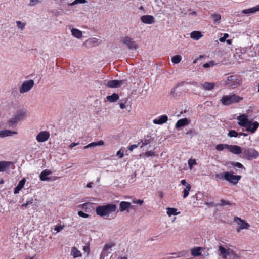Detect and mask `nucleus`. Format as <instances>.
I'll return each instance as SVG.
<instances>
[{
	"mask_svg": "<svg viewBox=\"0 0 259 259\" xmlns=\"http://www.w3.org/2000/svg\"><path fill=\"white\" fill-rule=\"evenodd\" d=\"M237 119L239 120L238 124L239 125L245 127L246 131L252 133H254L259 126V123L257 122H252L249 120L244 114L239 116Z\"/></svg>",
	"mask_w": 259,
	"mask_h": 259,
	"instance_id": "1",
	"label": "nucleus"
},
{
	"mask_svg": "<svg viewBox=\"0 0 259 259\" xmlns=\"http://www.w3.org/2000/svg\"><path fill=\"white\" fill-rule=\"evenodd\" d=\"M117 206L114 204H108L105 205L99 206L96 208V214L100 217L109 216L116 211Z\"/></svg>",
	"mask_w": 259,
	"mask_h": 259,
	"instance_id": "2",
	"label": "nucleus"
},
{
	"mask_svg": "<svg viewBox=\"0 0 259 259\" xmlns=\"http://www.w3.org/2000/svg\"><path fill=\"white\" fill-rule=\"evenodd\" d=\"M242 98L235 94L224 96L221 99L222 103L224 105H229L241 101Z\"/></svg>",
	"mask_w": 259,
	"mask_h": 259,
	"instance_id": "3",
	"label": "nucleus"
},
{
	"mask_svg": "<svg viewBox=\"0 0 259 259\" xmlns=\"http://www.w3.org/2000/svg\"><path fill=\"white\" fill-rule=\"evenodd\" d=\"M243 157L249 160L256 159L258 156V153L254 149L251 148H243Z\"/></svg>",
	"mask_w": 259,
	"mask_h": 259,
	"instance_id": "4",
	"label": "nucleus"
},
{
	"mask_svg": "<svg viewBox=\"0 0 259 259\" xmlns=\"http://www.w3.org/2000/svg\"><path fill=\"white\" fill-rule=\"evenodd\" d=\"M241 82V78L239 76L234 75L229 76L225 82L226 84L232 89H234L239 86Z\"/></svg>",
	"mask_w": 259,
	"mask_h": 259,
	"instance_id": "5",
	"label": "nucleus"
},
{
	"mask_svg": "<svg viewBox=\"0 0 259 259\" xmlns=\"http://www.w3.org/2000/svg\"><path fill=\"white\" fill-rule=\"evenodd\" d=\"M121 42L131 50H136L139 47L136 42L135 41L133 38L128 36L123 37L121 38Z\"/></svg>",
	"mask_w": 259,
	"mask_h": 259,
	"instance_id": "6",
	"label": "nucleus"
},
{
	"mask_svg": "<svg viewBox=\"0 0 259 259\" xmlns=\"http://www.w3.org/2000/svg\"><path fill=\"white\" fill-rule=\"evenodd\" d=\"M241 178V176L234 175L231 171L224 172V179L233 185L237 184Z\"/></svg>",
	"mask_w": 259,
	"mask_h": 259,
	"instance_id": "7",
	"label": "nucleus"
},
{
	"mask_svg": "<svg viewBox=\"0 0 259 259\" xmlns=\"http://www.w3.org/2000/svg\"><path fill=\"white\" fill-rule=\"evenodd\" d=\"M219 250L220 252V255L223 259H226L227 256L229 255H232L234 258L238 257L236 253L233 250L229 248L226 249L221 245L219 246Z\"/></svg>",
	"mask_w": 259,
	"mask_h": 259,
	"instance_id": "8",
	"label": "nucleus"
},
{
	"mask_svg": "<svg viewBox=\"0 0 259 259\" xmlns=\"http://www.w3.org/2000/svg\"><path fill=\"white\" fill-rule=\"evenodd\" d=\"M105 84L108 87L111 88H117L123 85H127V80L126 79L113 80L107 81Z\"/></svg>",
	"mask_w": 259,
	"mask_h": 259,
	"instance_id": "9",
	"label": "nucleus"
},
{
	"mask_svg": "<svg viewBox=\"0 0 259 259\" xmlns=\"http://www.w3.org/2000/svg\"><path fill=\"white\" fill-rule=\"evenodd\" d=\"M34 81L33 80H29L25 81L22 84L19 89V92L21 94H24L30 91L34 85Z\"/></svg>",
	"mask_w": 259,
	"mask_h": 259,
	"instance_id": "10",
	"label": "nucleus"
},
{
	"mask_svg": "<svg viewBox=\"0 0 259 259\" xmlns=\"http://www.w3.org/2000/svg\"><path fill=\"white\" fill-rule=\"evenodd\" d=\"M234 221L236 222L239 226L237 228V231L238 232H239L240 230L247 229L250 226L248 223L237 217L234 218Z\"/></svg>",
	"mask_w": 259,
	"mask_h": 259,
	"instance_id": "11",
	"label": "nucleus"
},
{
	"mask_svg": "<svg viewBox=\"0 0 259 259\" xmlns=\"http://www.w3.org/2000/svg\"><path fill=\"white\" fill-rule=\"evenodd\" d=\"M50 137V133L47 131H41L39 132L36 137L38 142H44L48 140Z\"/></svg>",
	"mask_w": 259,
	"mask_h": 259,
	"instance_id": "12",
	"label": "nucleus"
},
{
	"mask_svg": "<svg viewBox=\"0 0 259 259\" xmlns=\"http://www.w3.org/2000/svg\"><path fill=\"white\" fill-rule=\"evenodd\" d=\"M141 21L145 24H151L155 22V18L152 15H143L140 17Z\"/></svg>",
	"mask_w": 259,
	"mask_h": 259,
	"instance_id": "13",
	"label": "nucleus"
},
{
	"mask_svg": "<svg viewBox=\"0 0 259 259\" xmlns=\"http://www.w3.org/2000/svg\"><path fill=\"white\" fill-rule=\"evenodd\" d=\"M52 173L51 171L48 170V169H45L44 170L40 175V179L41 181H53L55 179H53L49 177H48L49 175H50Z\"/></svg>",
	"mask_w": 259,
	"mask_h": 259,
	"instance_id": "14",
	"label": "nucleus"
},
{
	"mask_svg": "<svg viewBox=\"0 0 259 259\" xmlns=\"http://www.w3.org/2000/svg\"><path fill=\"white\" fill-rule=\"evenodd\" d=\"M133 206L131 205V203L128 202L122 201L119 204V210L122 212L124 211H129V208H133Z\"/></svg>",
	"mask_w": 259,
	"mask_h": 259,
	"instance_id": "15",
	"label": "nucleus"
},
{
	"mask_svg": "<svg viewBox=\"0 0 259 259\" xmlns=\"http://www.w3.org/2000/svg\"><path fill=\"white\" fill-rule=\"evenodd\" d=\"M228 150L235 154L242 153L243 148L237 145H229Z\"/></svg>",
	"mask_w": 259,
	"mask_h": 259,
	"instance_id": "16",
	"label": "nucleus"
},
{
	"mask_svg": "<svg viewBox=\"0 0 259 259\" xmlns=\"http://www.w3.org/2000/svg\"><path fill=\"white\" fill-rule=\"evenodd\" d=\"M168 120V117L166 115L159 116L158 118L154 119L153 121L155 124H162L166 123Z\"/></svg>",
	"mask_w": 259,
	"mask_h": 259,
	"instance_id": "17",
	"label": "nucleus"
},
{
	"mask_svg": "<svg viewBox=\"0 0 259 259\" xmlns=\"http://www.w3.org/2000/svg\"><path fill=\"white\" fill-rule=\"evenodd\" d=\"M12 164L13 162L11 161H0V172H3L5 171L6 169L10 168V166Z\"/></svg>",
	"mask_w": 259,
	"mask_h": 259,
	"instance_id": "18",
	"label": "nucleus"
},
{
	"mask_svg": "<svg viewBox=\"0 0 259 259\" xmlns=\"http://www.w3.org/2000/svg\"><path fill=\"white\" fill-rule=\"evenodd\" d=\"M17 134V133L16 132L12 131L9 130H2L0 131V138L11 136Z\"/></svg>",
	"mask_w": 259,
	"mask_h": 259,
	"instance_id": "19",
	"label": "nucleus"
},
{
	"mask_svg": "<svg viewBox=\"0 0 259 259\" xmlns=\"http://www.w3.org/2000/svg\"><path fill=\"white\" fill-rule=\"evenodd\" d=\"M190 121L187 118H183L179 120L176 124V128H179L180 127L185 126L189 124Z\"/></svg>",
	"mask_w": 259,
	"mask_h": 259,
	"instance_id": "20",
	"label": "nucleus"
},
{
	"mask_svg": "<svg viewBox=\"0 0 259 259\" xmlns=\"http://www.w3.org/2000/svg\"><path fill=\"white\" fill-rule=\"evenodd\" d=\"M181 90H179L178 85L172 88L170 92V95L172 97H177L180 96Z\"/></svg>",
	"mask_w": 259,
	"mask_h": 259,
	"instance_id": "21",
	"label": "nucleus"
},
{
	"mask_svg": "<svg viewBox=\"0 0 259 259\" xmlns=\"http://www.w3.org/2000/svg\"><path fill=\"white\" fill-rule=\"evenodd\" d=\"M259 11V5L256 6L255 7L249 8L247 9H244L242 10V13L245 14L254 13L257 11Z\"/></svg>",
	"mask_w": 259,
	"mask_h": 259,
	"instance_id": "22",
	"label": "nucleus"
},
{
	"mask_svg": "<svg viewBox=\"0 0 259 259\" xmlns=\"http://www.w3.org/2000/svg\"><path fill=\"white\" fill-rule=\"evenodd\" d=\"M71 255L73 256L74 258H77L81 257L82 254L81 252L76 247L74 246L71 248Z\"/></svg>",
	"mask_w": 259,
	"mask_h": 259,
	"instance_id": "23",
	"label": "nucleus"
},
{
	"mask_svg": "<svg viewBox=\"0 0 259 259\" xmlns=\"http://www.w3.org/2000/svg\"><path fill=\"white\" fill-rule=\"evenodd\" d=\"M25 182V179L23 178L19 182V184L14 189V194L19 193V191L24 187Z\"/></svg>",
	"mask_w": 259,
	"mask_h": 259,
	"instance_id": "24",
	"label": "nucleus"
},
{
	"mask_svg": "<svg viewBox=\"0 0 259 259\" xmlns=\"http://www.w3.org/2000/svg\"><path fill=\"white\" fill-rule=\"evenodd\" d=\"M119 96L117 94L113 93L110 96H108L106 97L107 100L110 102H115L119 99Z\"/></svg>",
	"mask_w": 259,
	"mask_h": 259,
	"instance_id": "25",
	"label": "nucleus"
},
{
	"mask_svg": "<svg viewBox=\"0 0 259 259\" xmlns=\"http://www.w3.org/2000/svg\"><path fill=\"white\" fill-rule=\"evenodd\" d=\"M15 116L17 117L19 120L24 118L26 116V113L23 110H19L17 111Z\"/></svg>",
	"mask_w": 259,
	"mask_h": 259,
	"instance_id": "26",
	"label": "nucleus"
},
{
	"mask_svg": "<svg viewBox=\"0 0 259 259\" xmlns=\"http://www.w3.org/2000/svg\"><path fill=\"white\" fill-rule=\"evenodd\" d=\"M202 36V35L200 31H194L191 33V37L195 40H198Z\"/></svg>",
	"mask_w": 259,
	"mask_h": 259,
	"instance_id": "27",
	"label": "nucleus"
},
{
	"mask_svg": "<svg viewBox=\"0 0 259 259\" xmlns=\"http://www.w3.org/2000/svg\"><path fill=\"white\" fill-rule=\"evenodd\" d=\"M104 144V142L102 140H100L98 142H92L87 145V146L83 147V149H85L89 148L95 147L96 146L103 145Z\"/></svg>",
	"mask_w": 259,
	"mask_h": 259,
	"instance_id": "28",
	"label": "nucleus"
},
{
	"mask_svg": "<svg viewBox=\"0 0 259 259\" xmlns=\"http://www.w3.org/2000/svg\"><path fill=\"white\" fill-rule=\"evenodd\" d=\"M72 35L77 38H80L82 37V32L77 29L73 28L71 30Z\"/></svg>",
	"mask_w": 259,
	"mask_h": 259,
	"instance_id": "29",
	"label": "nucleus"
},
{
	"mask_svg": "<svg viewBox=\"0 0 259 259\" xmlns=\"http://www.w3.org/2000/svg\"><path fill=\"white\" fill-rule=\"evenodd\" d=\"M201 247H194L191 249V254L194 256H198L201 255L200 250Z\"/></svg>",
	"mask_w": 259,
	"mask_h": 259,
	"instance_id": "30",
	"label": "nucleus"
},
{
	"mask_svg": "<svg viewBox=\"0 0 259 259\" xmlns=\"http://www.w3.org/2000/svg\"><path fill=\"white\" fill-rule=\"evenodd\" d=\"M19 119L15 115L13 117L11 118L8 122L9 127H12L14 125L17 123L19 121Z\"/></svg>",
	"mask_w": 259,
	"mask_h": 259,
	"instance_id": "31",
	"label": "nucleus"
},
{
	"mask_svg": "<svg viewBox=\"0 0 259 259\" xmlns=\"http://www.w3.org/2000/svg\"><path fill=\"white\" fill-rule=\"evenodd\" d=\"M151 136L148 135L144 141L141 140V141L140 142V143H142L141 148H142L144 146L150 144L151 143Z\"/></svg>",
	"mask_w": 259,
	"mask_h": 259,
	"instance_id": "32",
	"label": "nucleus"
},
{
	"mask_svg": "<svg viewBox=\"0 0 259 259\" xmlns=\"http://www.w3.org/2000/svg\"><path fill=\"white\" fill-rule=\"evenodd\" d=\"M202 85L205 90H210L213 89L214 83L211 82H205L202 84Z\"/></svg>",
	"mask_w": 259,
	"mask_h": 259,
	"instance_id": "33",
	"label": "nucleus"
},
{
	"mask_svg": "<svg viewBox=\"0 0 259 259\" xmlns=\"http://www.w3.org/2000/svg\"><path fill=\"white\" fill-rule=\"evenodd\" d=\"M167 213L169 216L172 215H177L180 213V212H177V209L174 208H167Z\"/></svg>",
	"mask_w": 259,
	"mask_h": 259,
	"instance_id": "34",
	"label": "nucleus"
},
{
	"mask_svg": "<svg viewBox=\"0 0 259 259\" xmlns=\"http://www.w3.org/2000/svg\"><path fill=\"white\" fill-rule=\"evenodd\" d=\"M229 146V145H228V144H218V145H217L216 146L215 149L217 150H218V151H222V150H224L225 148L228 149Z\"/></svg>",
	"mask_w": 259,
	"mask_h": 259,
	"instance_id": "35",
	"label": "nucleus"
},
{
	"mask_svg": "<svg viewBox=\"0 0 259 259\" xmlns=\"http://www.w3.org/2000/svg\"><path fill=\"white\" fill-rule=\"evenodd\" d=\"M182 57L180 55H177L173 56L171 58V61L174 64H178L181 62Z\"/></svg>",
	"mask_w": 259,
	"mask_h": 259,
	"instance_id": "36",
	"label": "nucleus"
},
{
	"mask_svg": "<svg viewBox=\"0 0 259 259\" xmlns=\"http://www.w3.org/2000/svg\"><path fill=\"white\" fill-rule=\"evenodd\" d=\"M191 188V185H187V187H186L185 189L183 191V193H184L183 198H186L188 196L189 192L190 191Z\"/></svg>",
	"mask_w": 259,
	"mask_h": 259,
	"instance_id": "37",
	"label": "nucleus"
},
{
	"mask_svg": "<svg viewBox=\"0 0 259 259\" xmlns=\"http://www.w3.org/2000/svg\"><path fill=\"white\" fill-rule=\"evenodd\" d=\"M211 17L213 18L214 22H217L221 19V16L218 14H213L211 15Z\"/></svg>",
	"mask_w": 259,
	"mask_h": 259,
	"instance_id": "38",
	"label": "nucleus"
},
{
	"mask_svg": "<svg viewBox=\"0 0 259 259\" xmlns=\"http://www.w3.org/2000/svg\"><path fill=\"white\" fill-rule=\"evenodd\" d=\"M228 135L230 137H237L238 133L235 130H231L229 132Z\"/></svg>",
	"mask_w": 259,
	"mask_h": 259,
	"instance_id": "39",
	"label": "nucleus"
},
{
	"mask_svg": "<svg viewBox=\"0 0 259 259\" xmlns=\"http://www.w3.org/2000/svg\"><path fill=\"white\" fill-rule=\"evenodd\" d=\"M87 3L86 0H75L72 3L68 4L69 6H73L78 4H84Z\"/></svg>",
	"mask_w": 259,
	"mask_h": 259,
	"instance_id": "40",
	"label": "nucleus"
},
{
	"mask_svg": "<svg viewBox=\"0 0 259 259\" xmlns=\"http://www.w3.org/2000/svg\"><path fill=\"white\" fill-rule=\"evenodd\" d=\"M16 23L18 27L20 28L21 30H23L24 29L26 25V23H23L20 21H16Z\"/></svg>",
	"mask_w": 259,
	"mask_h": 259,
	"instance_id": "41",
	"label": "nucleus"
},
{
	"mask_svg": "<svg viewBox=\"0 0 259 259\" xmlns=\"http://www.w3.org/2000/svg\"><path fill=\"white\" fill-rule=\"evenodd\" d=\"M82 208L83 209L87 210L88 209H90L92 208V203L88 202L85 203L82 205Z\"/></svg>",
	"mask_w": 259,
	"mask_h": 259,
	"instance_id": "42",
	"label": "nucleus"
},
{
	"mask_svg": "<svg viewBox=\"0 0 259 259\" xmlns=\"http://www.w3.org/2000/svg\"><path fill=\"white\" fill-rule=\"evenodd\" d=\"M142 155H144L145 156H146L147 157H148L150 156L155 155V152L152 151H149L145 152L144 154H141L140 155V156H141Z\"/></svg>",
	"mask_w": 259,
	"mask_h": 259,
	"instance_id": "43",
	"label": "nucleus"
},
{
	"mask_svg": "<svg viewBox=\"0 0 259 259\" xmlns=\"http://www.w3.org/2000/svg\"><path fill=\"white\" fill-rule=\"evenodd\" d=\"M114 246V244H113V243H110V244H106L104 247V248H103V251H104V252H106L110 248H111V247H112L113 246Z\"/></svg>",
	"mask_w": 259,
	"mask_h": 259,
	"instance_id": "44",
	"label": "nucleus"
},
{
	"mask_svg": "<svg viewBox=\"0 0 259 259\" xmlns=\"http://www.w3.org/2000/svg\"><path fill=\"white\" fill-rule=\"evenodd\" d=\"M230 164L232 165L236 166V167H237L238 168H244L243 165L241 163H240L239 162H230Z\"/></svg>",
	"mask_w": 259,
	"mask_h": 259,
	"instance_id": "45",
	"label": "nucleus"
},
{
	"mask_svg": "<svg viewBox=\"0 0 259 259\" xmlns=\"http://www.w3.org/2000/svg\"><path fill=\"white\" fill-rule=\"evenodd\" d=\"M214 65V62L210 61L208 63H205L203 65V67L204 68H209L210 67H212Z\"/></svg>",
	"mask_w": 259,
	"mask_h": 259,
	"instance_id": "46",
	"label": "nucleus"
},
{
	"mask_svg": "<svg viewBox=\"0 0 259 259\" xmlns=\"http://www.w3.org/2000/svg\"><path fill=\"white\" fill-rule=\"evenodd\" d=\"M196 164L195 160L193 159H189L188 160V165L190 167V168L191 169L193 165H195Z\"/></svg>",
	"mask_w": 259,
	"mask_h": 259,
	"instance_id": "47",
	"label": "nucleus"
},
{
	"mask_svg": "<svg viewBox=\"0 0 259 259\" xmlns=\"http://www.w3.org/2000/svg\"><path fill=\"white\" fill-rule=\"evenodd\" d=\"M78 214L79 216L82 217V218H88L89 215L83 212V211H78Z\"/></svg>",
	"mask_w": 259,
	"mask_h": 259,
	"instance_id": "48",
	"label": "nucleus"
},
{
	"mask_svg": "<svg viewBox=\"0 0 259 259\" xmlns=\"http://www.w3.org/2000/svg\"><path fill=\"white\" fill-rule=\"evenodd\" d=\"M203 194L201 192H198L196 194L195 197L196 200H199L201 199V198L203 197Z\"/></svg>",
	"mask_w": 259,
	"mask_h": 259,
	"instance_id": "49",
	"label": "nucleus"
},
{
	"mask_svg": "<svg viewBox=\"0 0 259 259\" xmlns=\"http://www.w3.org/2000/svg\"><path fill=\"white\" fill-rule=\"evenodd\" d=\"M40 2L39 0H31L29 5L30 6H33L37 5V4H38Z\"/></svg>",
	"mask_w": 259,
	"mask_h": 259,
	"instance_id": "50",
	"label": "nucleus"
},
{
	"mask_svg": "<svg viewBox=\"0 0 259 259\" xmlns=\"http://www.w3.org/2000/svg\"><path fill=\"white\" fill-rule=\"evenodd\" d=\"M231 205V203H230L229 201H226L225 200H223V199H222L221 200V205L224 206V205Z\"/></svg>",
	"mask_w": 259,
	"mask_h": 259,
	"instance_id": "51",
	"label": "nucleus"
},
{
	"mask_svg": "<svg viewBox=\"0 0 259 259\" xmlns=\"http://www.w3.org/2000/svg\"><path fill=\"white\" fill-rule=\"evenodd\" d=\"M63 228H64V226H62V225L56 226H55L54 230L55 231H56L57 232H59L60 231H61L62 230H63Z\"/></svg>",
	"mask_w": 259,
	"mask_h": 259,
	"instance_id": "52",
	"label": "nucleus"
},
{
	"mask_svg": "<svg viewBox=\"0 0 259 259\" xmlns=\"http://www.w3.org/2000/svg\"><path fill=\"white\" fill-rule=\"evenodd\" d=\"M228 37H229V34L227 33H225L224 34V36L222 37H221L219 40L221 42H225L226 40V39L227 38H228Z\"/></svg>",
	"mask_w": 259,
	"mask_h": 259,
	"instance_id": "53",
	"label": "nucleus"
},
{
	"mask_svg": "<svg viewBox=\"0 0 259 259\" xmlns=\"http://www.w3.org/2000/svg\"><path fill=\"white\" fill-rule=\"evenodd\" d=\"M140 144V143H138V144H133L129 148L128 150L131 151H133L134 149L138 147L139 145Z\"/></svg>",
	"mask_w": 259,
	"mask_h": 259,
	"instance_id": "54",
	"label": "nucleus"
},
{
	"mask_svg": "<svg viewBox=\"0 0 259 259\" xmlns=\"http://www.w3.org/2000/svg\"><path fill=\"white\" fill-rule=\"evenodd\" d=\"M33 202V199H31L30 200L28 201L26 203H24L22 205V207H27L28 205L32 204Z\"/></svg>",
	"mask_w": 259,
	"mask_h": 259,
	"instance_id": "55",
	"label": "nucleus"
},
{
	"mask_svg": "<svg viewBox=\"0 0 259 259\" xmlns=\"http://www.w3.org/2000/svg\"><path fill=\"white\" fill-rule=\"evenodd\" d=\"M215 177L220 179H224V173L217 174L215 175Z\"/></svg>",
	"mask_w": 259,
	"mask_h": 259,
	"instance_id": "56",
	"label": "nucleus"
},
{
	"mask_svg": "<svg viewBox=\"0 0 259 259\" xmlns=\"http://www.w3.org/2000/svg\"><path fill=\"white\" fill-rule=\"evenodd\" d=\"M106 256H107V254H106L105 252L103 251L100 254L99 259H104Z\"/></svg>",
	"mask_w": 259,
	"mask_h": 259,
	"instance_id": "57",
	"label": "nucleus"
},
{
	"mask_svg": "<svg viewBox=\"0 0 259 259\" xmlns=\"http://www.w3.org/2000/svg\"><path fill=\"white\" fill-rule=\"evenodd\" d=\"M79 143H72L71 144H70L69 146H68V147L69 148H72L73 147H74L75 146L79 145Z\"/></svg>",
	"mask_w": 259,
	"mask_h": 259,
	"instance_id": "58",
	"label": "nucleus"
},
{
	"mask_svg": "<svg viewBox=\"0 0 259 259\" xmlns=\"http://www.w3.org/2000/svg\"><path fill=\"white\" fill-rule=\"evenodd\" d=\"M143 202H144L143 200H140V199L133 201L134 203H137V204H139L140 205H142L143 203Z\"/></svg>",
	"mask_w": 259,
	"mask_h": 259,
	"instance_id": "59",
	"label": "nucleus"
},
{
	"mask_svg": "<svg viewBox=\"0 0 259 259\" xmlns=\"http://www.w3.org/2000/svg\"><path fill=\"white\" fill-rule=\"evenodd\" d=\"M83 250L84 252H87L88 253L90 252V248L88 246H85L83 247Z\"/></svg>",
	"mask_w": 259,
	"mask_h": 259,
	"instance_id": "60",
	"label": "nucleus"
},
{
	"mask_svg": "<svg viewBox=\"0 0 259 259\" xmlns=\"http://www.w3.org/2000/svg\"><path fill=\"white\" fill-rule=\"evenodd\" d=\"M181 184L183 185L186 186V187H187V185H190L189 184L187 183V182H186V181L185 180H182L181 181Z\"/></svg>",
	"mask_w": 259,
	"mask_h": 259,
	"instance_id": "61",
	"label": "nucleus"
},
{
	"mask_svg": "<svg viewBox=\"0 0 259 259\" xmlns=\"http://www.w3.org/2000/svg\"><path fill=\"white\" fill-rule=\"evenodd\" d=\"M117 155H119V158H121L123 156V153H121L120 151H118L117 152Z\"/></svg>",
	"mask_w": 259,
	"mask_h": 259,
	"instance_id": "62",
	"label": "nucleus"
},
{
	"mask_svg": "<svg viewBox=\"0 0 259 259\" xmlns=\"http://www.w3.org/2000/svg\"><path fill=\"white\" fill-rule=\"evenodd\" d=\"M120 107L121 108V109H124L125 108L126 106L125 105V103H122L121 104H120Z\"/></svg>",
	"mask_w": 259,
	"mask_h": 259,
	"instance_id": "63",
	"label": "nucleus"
},
{
	"mask_svg": "<svg viewBox=\"0 0 259 259\" xmlns=\"http://www.w3.org/2000/svg\"><path fill=\"white\" fill-rule=\"evenodd\" d=\"M93 184V183L92 182H90L87 185V188H91L92 186V185Z\"/></svg>",
	"mask_w": 259,
	"mask_h": 259,
	"instance_id": "64",
	"label": "nucleus"
}]
</instances>
